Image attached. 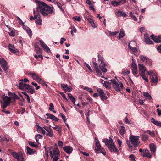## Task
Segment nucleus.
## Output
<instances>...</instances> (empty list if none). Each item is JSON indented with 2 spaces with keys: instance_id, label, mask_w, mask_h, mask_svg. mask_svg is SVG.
I'll return each instance as SVG.
<instances>
[{
  "instance_id": "1",
  "label": "nucleus",
  "mask_w": 161,
  "mask_h": 161,
  "mask_svg": "<svg viewBox=\"0 0 161 161\" xmlns=\"http://www.w3.org/2000/svg\"><path fill=\"white\" fill-rule=\"evenodd\" d=\"M36 4L35 11L40 13L43 16L46 17L49 14H52L53 12V7H50L45 3L38 0H35Z\"/></svg>"
},
{
  "instance_id": "2",
  "label": "nucleus",
  "mask_w": 161,
  "mask_h": 161,
  "mask_svg": "<svg viewBox=\"0 0 161 161\" xmlns=\"http://www.w3.org/2000/svg\"><path fill=\"white\" fill-rule=\"evenodd\" d=\"M50 151V156L53 158L52 161H57L59 158L60 156V152L59 150L57 147L53 149L52 147H48Z\"/></svg>"
},
{
  "instance_id": "3",
  "label": "nucleus",
  "mask_w": 161,
  "mask_h": 161,
  "mask_svg": "<svg viewBox=\"0 0 161 161\" xmlns=\"http://www.w3.org/2000/svg\"><path fill=\"white\" fill-rule=\"evenodd\" d=\"M103 142L105 143V145L108 147L111 152H116L117 151L111 138H110L109 140L108 139H103Z\"/></svg>"
},
{
  "instance_id": "4",
  "label": "nucleus",
  "mask_w": 161,
  "mask_h": 161,
  "mask_svg": "<svg viewBox=\"0 0 161 161\" xmlns=\"http://www.w3.org/2000/svg\"><path fill=\"white\" fill-rule=\"evenodd\" d=\"M112 83L113 86L116 91L119 92L121 89L123 87V84L121 82H119L118 80L115 79H111L110 80Z\"/></svg>"
},
{
  "instance_id": "5",
  "label": "nucleus",
  "mask_w": 161,
  "mask_h": 161,
  "mask_svg": "<svg viewBox=\"0 0 161 161\" xmlns=\"http://www.w3.org/2000/svg\"><path fill=\"white\" fill-rule=\"evenodd\" d=\"M139 138V136L133 135H130L129 138L131 143L134 147H138L140 143Z\"/></svg>"
},
{
  "instance_id": "6",
  "label": "nucleus",
  "mask_w": 161,
  "mask_h": 161,
  "mask_svg": "<svg viewBox=\"0 0 161 161\" xmlns=\"http://www.w3.org/2000/svg\"><path fill=\"white\" fill-rule=\"evenodd\" d=\"M3 102L2 103V108H5L9 105L11 101V98L7 96L3 95L2 97Z\"/></svg>"
},
{
  "instance_id": "7",
  "label": "nucleus",
  "mask_w": 161,
  "mask_h": 161,
  "mask_svg": "<svg viewBox=\"0 0 161 161\" xmlns=\"http://www.w3.org/2000/svg\"><path fill=\"white\" fill-rule=\"evenodd\" d=\"M147 74L150 76V79L153 83H157L158 82V77L152 71H150L147 72Z\"/></svg>"
},
{
  "instance_id": "8",
  "label": "nucleus",
  "mask_w": 161,
  "mask_h": 161,
  "mask_svg": "<svg viewBox=\"0 0 161 161\" xmlns=\"http://www.w3.org/2000/svg\"><path fill=\"white\" fill-rule=\"evenodd\" d=\"M13 157L18 161H25L22 154L20 152L17 153L14 152L12 153Z\"/></svg>"
},
{
  "instance_id": "9",
  "label": "nucleus",
  "mask_w": 161,
  "mask_h": 161,
  "mask_svg": "<svg viewBox=\"0 0 161 161\" xmlns=\"http://www.w3.org/2000/svg\"><path fill=\"white\" fill-rule=\"evenodd\" d=\"M137 46L136 43L134 41H131L128 43V46L129 48L132 52L137 53L138 50L136 48Z\"/></svg>"
},
{
  "instance_id": "10",
  "label": "nucleus",
  "mask_w": 161,
  "mask_h": 161,
  "mask_svg": "<svg viewBox=\"0 0 161 161\" xmlns=\"http://www.w3.org/2000/svg\"><path fill=\"white\" fill-rule=\"evenodd\" d=\"M0 64L6 73L8 71V67L6 61L3 58L0 59Z\"/></svg>"
},
{
  "instance_id": "11",
  "label": "nucleus",
  "mask_w": 161,
  "mask_h": 161,
  "mask_svg": "<svg viewBox=\"0 0 161 161\" xmlns=\"http://www.w3.org/2000/svg\"><path fill=\"white\" fill-rule=\"evenodd\" d=\"M95 140L96 146L95 150L97 152V153H99V151H100L101 149H103V148L101 147L100 142L96 137H95Z\"/></svg>"
},
{
  "instance_id": "12",
  "label": "nucleus",
  "mask_w": 161,
  "mask_h": 161,
  "mask_svg": "<svg viewBox=\"0 0 161 161\" xmlns=\"http://www.w3.org/2000/svg\"><path fill=\"white\" fill-rule=\"evenodd\" d=\"M18 87L20 89L24 90L30 88V86L24 82H21L19 83Z\"/></svg>"
},
{
  "instance_id": "13",
  "label": "nucleus",
  "mask_w": 161,
  "mask_h": 161,
  "mask_svg": "<svg viewBox=\"0 0 161 161\" xmlns=\"http://www.w3.org/2000/svg\"><path fill=\"white\" fill-rule=\"evenodd\" d=\"M41 46L47 53H50V50L48 46L45 44L43 41L41 40H39Z\"/></svg>"
},
{
  "instance_id": "14",
  "label": "nucleus",
  "mask_w": 161,
  "mask_h": 161,
  "mask_svg": "<svg viewBox=\"0 0 161 161\" xmlns=\"http://www.w3.org/2000/svg\"><path fill=\"white\" fill-rule=\"evenodd\" d=\"M132 62L131 63V67H132V71L133 75H135L137 74V66L133 59L132 58Z\"/></svg>"
},
{
  "instance_id": "15",
  "label": "nucleus",
  "mask_w": 161,
  "mask_h": 161,
  "mask_svg": "<svg viewBox=\"0 0 161 161\" xmlns=\"http://www.w3.org/2000/svg\"><path fill=\"white\" fill-rule=\"evenodd\" d=\"M92 63L93 64V67L95 69L96 73L97 75L98 76H101V77L102 78H104L103 76H102V73L99 69L98 68V65L95 62H92Z\"/></svg>"
},
{
  "instance_id": "16",
  "label": "nucleus",
  "mask_w": 161,
  "mask_h": 161,
  "mask_svg": "<svg viewBox=\"0 0 161 161\" xmlns=\"http://www.w3.org/2000/svg\"><path fill=\"white\" fill-rule=\"evenodd\" d=\"M151 38L156 43H161V35L155 36L153 34L151 36Z\"/></svg>"
},
{
  "instance_id": "17",
  "label": "nucleus",
  "mask_w": 161,
  "mask_h": 161,
  "mask_svg": "<svg viewBox=\"0 0 161 161\" xmlns=\"http://www.w3.org/2000/svg\"><path fill=\"white\" fill-rule=\"evenodd\" d=\"M97 91L99 92L100 96L102 100L104 101L107 99V97L105 94H104L103 90L100 88H99L97 89Z\"/></svg>"
},
{
  "instance_id": "18",
  "label": "nucleus",
  "mask_w": 161,
  "mask_h": 161,
  "mask_svg": "<svg viewBox=\"0 0 161 161\" xmlns=\"http://www.w3.org/2000/svg\"><path fill=\"white\" fill-rule=\"evenodd\" d=\"M125 0H119L118 1H113L111 2V4L114 7H116L118 5L125 3Z\"/></svg>"
},
{
  "instance_id": "19",
  "label": "nucleus",
  "mask_w": 161,
  "mask_h": 161,
  "mask_svg": "<svg viewBox=\"0 0 161 161\" xmlns=\"http://www.w3.org/2000/svg\"><path fill=\"white\" fill-rule=\"evenodd\" d=\"M139 58L140 60L143 62L146 63L147 64H148L149 66L151 65L150 61L147 57L144 56H140Z\"/></svg>"
},
{
  "instance_id": "20",
  "label": "nucleus",
  "mask_w": 161,
  "mask_h": 161,
  "mask_svg": "<svg viewBox=\"0 0 161 161\" xmlns=\"http://www.w3.org/2000/svg\"><path fill=\"white\" fill-rule=\"evenodd\" d=\"M27 75H28L30 76L34 80L36 81V80H38L40 77V76L38 75V74L34 72H29L28 73Z\"/></svg>"
},
{
  "instance_id": "21",
  "label": "nucleus",
  "mask_w": 161,
  "mask_h": 161,
  "mask_svg": "<svg viewBox=\"0 0 161 161\" xmlns=\"http://www.w3.org/2000/svg\"><path fill=\"white\" fill-rule=\"evenodd\" d=\"M139 70V73L140 74L145 73L146 71V69L142 64H138Z\"/></svg>"
},
{
  "instance_id": "22",
  "label": "nucleus",
  "mask_w": 161,
  "mask_h": 161,
  "mask_svg": "<svg viewBox=\"0 0 161 161\" xmlns=\"http://www.w3.org/2000/svg\"><path fill=\"white\" fill-rule=\"evenodd\" d=\"M107 65L104 62H102L99 65V67L101 71L103 73H105L107 71V69L106 68Z\"/></svg>"
},
{
  "instance_id": "23",
  "label": "nucleus",
  "mask_w": 161,
  "mask_h": 161,
  "mask_svg": "<svg viewBox=\"0 0 161 161\" xmlns=\"http://www.w3.org/2000/svg\"><path fill=\"white\" fill-rule=\"evenodd\" d=\"M46 115L47 116V119L50 118L52 120H54L56 121H58L59 120L58 118L56 117L55 116H54L52 114L47 113L46 114Z\"/></svg>"
},
{
  "instance_id": "24",
  "label": "nucleus",
  "mask_w": 161,
  "mask_h": 161,
  "mask_svg": "<svg viewBox=\"0 0 161 161\" xmlns=\"http://www.w3.org/2000/svg\"><path fill=\"white\" fill-rule=\"evenodd\" d=\"M63 150L68 154H70L72 151V148L70 146H65L63 147Z\"/></svg>"
},
{
  "instance_id": "25",
  "label": "nucleus",
  "mask_w": 161,
  "mask_h": 161,
  "mask_svg": "<svg viewBox=\"0 0 161 161\" xmlns=\"http://www.w3.org/2000/svg\"><path fill=\"white\" fill-rule=\"evenodd\" d=\"M142 156L144 157H146L148 158L152 157V156L150 154L149 151L147 149H144Z\"/></svg>"
},
{
  "instance_id": "26",
  "label": "nucleus",
  "mask_w": 161,
  "mask_h": 161,
  "mask_svg": "<svg viewBox=\"0 0 161 161\" xmlns=\"http://www.w3.org/2000/svg\"><path fill=\"white\" fill-rule=\"evenodd\" d=\"M33 14L34 15V17L32 16H30V19L31 20H32L35 19H37L38 18V17H39L40 13L36 12L35 11V10H33Z\"/></svg>"
},
{
  "instance_id": "27",
  "label": "nucleus",
  "mask_w": 161,
  "mask_h": 161,
  "mask_svg": "<svg viewBox=\"0 0 161 161\" xmlns=\"http://www.w3.org/2000/svg\"><path fill=\"white\" fill-rule=\"evenodd\" d=\"M151 121L152 123L157 126L161 127V122L156 120L153 118L151 119Z\"/></svg>"
},
{
  "instance_id": "28",
  "label": "nucleus",
  "mask_w": 161,
  "mask_h": 161,
  "mask_svg": "<svg viewBox=\"0 0 161 161\" xmlns=\"http://www.w3.org/2000/svg\"><path fill=\"white\" fill-rule=\"evenodd\" d=\"M148 36L147 34H144V40L145 42L147 44H152L153 42L150 40V38L148 37Z\"/></svg>"
},
{
  "instance_id": "29",
  "label": "nucleus",
  "mask_w": 161,
  "mask_h": 161,
  "mask_svg": "<svg viewBox=\"0 0 161 161\" xmlns=\"http://www.w3.org/2000/svg\"><path fill=\"white\" fill-rule=\"evenodd\" d=\"M141 140L142 141H146L148 140L149 139V136L147 135L146 134V133L142 134L140 135Z\"/></svg>"
},
{
  "instance_id": "30",
  "label": "nucleus",
  "mask_w": 161,
  "mask_h": 161,
  "mask_svg": "<svg viewBox=\"0 0 161 161\" xmlns=\"http://www.w3.org/2000/svg\"><path fill=\"white\" fill-rule=\"evenodd\" d=\"M149 147L150 150L152 153H154V155H155V153L156 151V148L154 144L153 143L150 144L149 145Z\"/></svg>"
},
{
  "instance_id": "31",
  "label": "nucleus",
  "mask_w": 161,
  "mask_h": 161,
  "mask_svg": "<svg viewBox=\"0 0 161 161\" xmlns=\"http://www.w3.org/2000/svg\"><path fill=\"white\" fill-rule=\"evenodd\" d=\"M116 15L117 16L123 17H126L127 16V14L121 11H118L116 12Z\"/></svg>"
},
{
  "instance_id": "32",
  "label": "nucleus",
  "mask_w": 161,
  "mask_h": 161,
  "mask_svg": "<svg viewBox=\"0 0 161 161\" xmlns=\"http://www.w3.org/2000/svg\"><path fill=\"white\" fill-rule=\"evenodd\" d=\"M9 49L10 51L12 53H16L18 52L17 50L15 48L13 45L9 44Z\"/></svg>"
},
{
  "instance_id": "33",
  "label": "nucleus",
  "mask_w": 161,
  "mask_h": 161,
  "mask_svg": "<svg viewBox=\"0 0 161 161\" xmlns=\"http://www.w3.org/2000/svg\"><path fill=\"white\" fill-rule=\"evenodd\" d=\"M27 153L29 155L33 154L35 153V151L33 150V149H31L29 147H26Z\"/></svg>"
},
{
  "instance_id": "34",
  "label": "nucleus",
  "mask_w": 161,
  "mask_h": 161,
  "mask_svg": "<svg viewBox=\"0 0 161 161\" xmlns=\"http://www.w3.org/2000/svg\"><path fill=\"white\" fill-rule=\"evenodd\" d=\"M119 33V34L118 36L119 39H120L121 38H123L125 35V34L124 31V30L123 29H121Z\"/></svg>"
},
{
  "instance_id": "35",
  "label": "nucleus",
  "mask_w": 161,
  "mask_h": 161,
  "mask_svg": "<svg viewBox=\"0 0 161 161\" xmlns=\"http://www.w3.org/2000/svg\"><path fill=\"white\" fill-rule=\"evenodd\" d=\"M47 133L45 134V135L48 136L52 137L53 136L54 134L52 131V129L50 128L49 130V131H47Z\"/></svg>"
},
{
  "instance_id": "36",
  "label": "nucleus",
  "mask_w": 161,
  "mask_h": 161,
  "mask_svg": "<svg viewBox=\"0 0 161 161\" xmlns=\"http://www.w3.org/2000/svg\"><path fill=\"white\" fill-rule=\"evenodd\" d=\"M35 50L37 54H40L42 53V52L40 48L37 45H35L34 46Z\"/></svg>"
},
{
  "instance_id": "37",
  "label": "nucleus",
  "mask_w": 161,
  "mask_h": 161,
  "mask_svg": "<svg viewBox=\"0 0 161 161\" xmlns=\"http://www.w3.org/2000/svg\"><path fill=\"white\" fill-rule=\"evenodd\" d=\"M87 20L93 27L95 28L96 27L95 24L94 23L92 19L91 18L89 17L88 18H87Z\"/></svg>"
},
{
  "instance_id": "38",
  "label": "nucleus",
  "mask_w": 161,
  "mask_h": 161,
  "mask_svg": "<svg viewBox=\"0 0 161 161\" xmlns=\"http://www.w3.org/2000/svg\"><path fill=\"white\" fill-rule=\"evenodd\" d=\"M68 97L71 102L73 103L75 105V102L76 101L75 98L70 94H68Z\"/></svg>"
},
{
  "instance_id": "39",
  "label": "nucleus",
  "mask_w": 161,
  "mask_h": 161,
  "mask_svg": "<svg viewBox=\"0 0 161 161\" xmlns=\"http://www.w3.org/2000/svg\"><path fill=\"white\" fill-rule=\"evenodd\" d=\"M36 81H37L39 83L41 84L42 85H45L46 86L47 85L45 83L44 80L42 79L40 77H39L38 80H36Z\"/></svg>"
},
{
  "instance_id": "40",
  "label": "nucleus",
  "mask_w": 161,
  "mask_h": 161,
  "mask_svg": "<svg viewBox=\"0 0 161 161\" xmlns=\"http://www.w3.org/2000/svg\"><path fill=\"white\" fill-rule=\"evenodd\" d=\"M52 128L59 133L61 132V127L59 126L55 125Z\"/></svg>"
},
{
  "instance_id": "41",
  "label": "nucleus",
  "mask_w": 161,
  "mask_h": 161,
  "mask_svg": "<svg viewBox=\"0 0 161 161\" xmlns=\"http://www.w3.org/2000/svg\"><path fill=\"white\" fill-rule=\"evenodd\" d=\"M37 19L35 20V23L36 24L39 25H41L42 20L40 17V14L39 17H38Z\"/></svg>"
},
{
  "instance_id": "42",
  "label": "nucleus",
  "mask_w": 161,
  "mask_h": 161,
  "mask_svg": "<svg viewBox=\"0 0 161 161\" xmlns=\"http://www.w3.org/2000/svg\"><path fill=\"white\" fill-rule=\"evenodd\" d=\"M120 128L119 132L121 135H123L125 134V128L123 126H121Z\"/></svg>"
},
{
  "instance_id": "43",
  "label": "nucleus",
  "mask_w": 161,
  "mask_h": 161,
  "mask_svg": "<svg viewBox=\"0 0 161 161\" xmlns=\"http://www.w3.org/2000/svg\"><path fill=\"white\" fill-rule=\"evenodd\" d=\"M143 95L145 97H146L149 100H151L152 99L151 95L149 94L147 92H144Z\"/></svg>"
},
{
  "instance_id": "44",
  "label": "nucleus",
  "mask_w": 161,
  "mask_h": 161,
  "mask_svg": "<svg viewBox=\"0 0 161 161\" xmlns=\"http://www.w3.org/2000/svg\"><path fill=\"white\" fill-rule=\"evenodd\" d=\"M37 130L39 131H41V133L44 135L45 134L46 132L43 129V128L39 125H37Z\"/></svg>"
},
{
  "instance_id": "45",
  "label": "nucleus",
  "mask_w": 161,
  "mask_h": 161,
  "mask_svg": "<svg viewBox=\"0 0 161 161\" xmlns=\"http://www.w3.org/2000/svg\"><path fill=\"white\" fill-rule=\"evenodd\" d=\"M53 2L54 3L56 4H57L59 8H60V9L61 10H62L63 11H64V9H63V8L62 7L61 4L60 3H59V2H58L56 1H55V0H53Z\"/></svg>"
},
{
  "instance_id": "46",
  "label": "nucleus",
  "mask_w": 161,
  "mask_h": 161,
  "mask_svg": "<svg viewBox=\"0 0 161 161\" xmlns=\"http://www.w3.org/2000/svg\"><path fill=\"white\" fill-rule=\"evenodd\" d=\"M146 132H147L151 136H155V133L154 131H151L149 130L144 131V133H146Z\"/></svg>"
},
{
  "instance_id": "47",
  "label": "nucleus",
  "mask_w": 161,
  "mask_h": 161,
  "mask_svg": "<svg viewBox=\"0 0 161 161\" xmlns=\"http://www.w3.org/2000/svg\"><path fill=\"white\" fill-rule=\"evenodd\" d=\"M142 78L146 82H148V80L147 78L145 75V73L143 74H140Z\"/></svg>"
},
{
  "instance_id": "48",
  "label": "nucleus",
  "mask_w": 161,
  "mask_h": 161,
  "mask_svg": "<svg viewBox=\"0 0 161 161\" xmlns=\"http://www.w3.org/2000/svg\"><path fill=\"white\" fill-rule=\"evenodd\" d=\"M83 89L86 91L90 93H93V92L92 89L87 87H85L83 88Z\"/></svg>"
},
{
  "instance_id": "49",
  "label": "nucleus",
  "mask_w": 161,
  "mask_h": 161,
  "mask_svg": "<svg viewBox=\"0 0 161 161\" xmlns=\"http://www.w3.org/2000/svg\"><path fill=\"white\" fill-rule=\"evenodd\" d=\"M119 33V31H117L114 32H111L110 31L109 32V35L110 36H114L116 35L117 34Z\"/></svg>"
},
{
  "instance_id": "50",
  "label": "nucleus",
  "mask_w": 161,
  "mask_h": 161,
  "mask_svg": "<svg viewBox=\"0 0 161 161\" xmlns=\"http://www.w3.org/2000/svg\"><path fill=\"white\" fill-rule=\"evenodd\" d=\"M42 136L41 135L38 134H37L35 136V139L36 140V141L37 142H38L39 139H41L42 138Z\"/></svg>"
},
{
  "instance_id": "51",
  "label": "nucleus",
  "mask_w": 161,
  "mask_h": 161,
  "mask_svg": "<svg viewBox=\"0 0 161 161\" xmlns=\"http://www.w3.org/2000/svg\"><path fill=\"white\" fill-rule=\"evenodd\" d=\"M28 143L30 145V146L32 147H36L37 148L38 147V145L36 144H34V142H32L30 141L28 142Z\"/></svg>"
},
{
  "instance_id": "52",
  "label": "nucleus",
  "mask_w": 161,
  "mask_h": 161,
  "mask_svg": "<svg viewBox=\"0 0 161 161\" xmlns=\"http://www.w3.org/2000/svg\"><path fill=\"white\" fill-rule=\"evenodd\" d=\"M72 19L75 21H80V17L79 16H75L73 17Z\"/></svg>"
},
{
  "instance_id": "53",
  "label": "nucleus",
  "mask_w": 161,
  "mask_h": 161,
  "mask_svg": "<svg viewBox=\"0 0 161 161\" xmlns=\"http://www.w3.org/2000/svg\"><path fill=\"white\" fill-rule=\"evenodd\" d=\"M26 31L30 37L32 36V31L29 28L26 30Z\"/></svg>"
},
{
  "instance_id": "54",
  "label": "nucleus",
  "mask_w": 161,
  "mask_h": 161,
  "mask_svg": "<svg viewBox=\"0 0 161 161\" xmlns=\"http://www.w3.org/2000/svg\"><path fill=\"white\" fill-rule=\"evenodd\" d=\"M60 115L61 116L64 122L65 123V122L67 120L66 117L63 113H61L60 114Z\"/></svg>"
},
{
  "instance_id": "55",
  "label": "nucleus",
  "mask_w": 161,
  "mask_h": 161,
  "mask_svg": "<svg viewBox=\"0 0 161 161\" xmlns=\"http://www.w3.org/2000/svg\"><path fill=\"white\" fill-rule=\"evenodd\" d=\"M85 65L88 68L89 70L91 71L92 72V70L90 67V66L87 63H86V62H85L84 63Z\"/></svg>"
},
{
  "instance_id": "56",
  "label": "nucleus",
  "mask_w": 161,
  "mask_h": 161,
  "mask_svg": "<svg viewBox=\"0 0 161 161\" xmlns=\"http://www.w3.org/2000/svg\"><path fill=\"white\" fill-rule=\"evenodd\" d=\"M31 87H32V86H30V88H29L28 89H30V90L29 91V92L31 93V94H33L35 92V91L34 89V88L33 89L31 88Z\"/></svg>"
},
{
  "instance_id": "57",
  "label": "nucleus",
  "mask_w": 161,
  "mask_h": 161,
  "mask_svg": "<svg viewBox=\"0 0 161 161\" xmlns=\"http://www.w3.org/2000/svg\"><path fill=\"white\" fill-rule=\"evenodd\" d=\"M49 109L50 111H53L54 109V106L52 103H50L49 104Z\"/></svg>"
},
{
  "instance_id": "58",
  "label": "nucleus",
  "mask_w": 161,
  "mask_h": 161,
  "mask_svg": "<svg viewBox=\"0 0 161 161\" xmlns=\"http://www.w3.org/2000/svg\"><path fill=\"white\" fill-rule=\"evenodd\" d=\"M31 83L32 84V85L35 86V87H36V90H38L39 89L40 86H37V83L33 82H32Z\"/></svg>"
},
{
  "instance_id": "59",
  "label": "nucleus",
  "mask_w": 161,
  "mask_h": 161,
  "mask_svg": "<svg viewBox=\"0 0 161 161\" xmlns=\"http://www.w3.org/2000/svg\"><path fill=\"white\" fill-rule=\"evenodd\" d=\"M117 143L119 145V147H121V145L122 143V142L119 139H118L117 140Z\"/></svg>"
},
{
  "instance_id": "60",
  "label": "nucleus",
  "mask_w": 161,
  "mask_h": 161,
  "mask_svg": "<svg viewBox=\"0 0 161 161\" xmlns=\"http://www.w3.org/2000/svg\"><path fill=\"white\" fill-rule=\"evenodd\" d=\"M8 34L9 35L11 36L14 37L15 36V32L13 31H11L10 32H9Z\"/></svg>"
},
{
  "instance_id": "61",
  "label": "nucleus",
  "mask_w": 161,
  "mask_h": 161,
  "mask_svg": "<svg viewBox=\"0 0 161 161\" xmlns=\"http://www.w3.org/2000/svg\"><path fill=\"white\" fill-rule=\"evenodd\" d=\"M76 29L75 28V27H73V29L71 31V34L73 36V32L76 33Z\"/></svg>"
},
{
  "instance_id": "62",
  "label": "nucleus",
  "mask_w": 161,
  "mask_h": 161,
  "mask_svg": "<svg viewBox=\"0 0 161 161\" xmlns=\"http://www.w3.org/2000/svg\"><path fill=\"white\" fill-rule=\"evenodd\" d=\"M68 86L67 84H61V86L65 90V89H66L67 87Z\"/></svg>"
},
{
  "instance_id": "63",
  "label": "nucleus",
  "mask_w": 161,
  "mask_h": 161,
  "mask_svg": "<svg viewBox=\"0 0 161 161\" xmlns=\"http://www.w3.org/2000/svg\"><path fill=\"white\" fill-rule=\"evenodd\" d=\"M58 145L59 146L62 147L63 145V143L61 141H58Z\"/></svg>"
},
{
  "instance_id": "64",
  "label": "nucleus",
  "mask_w": 161,
  "mask_h": 161,
  "mask_svg": "<svg viewBox=\"0 0 161 161\" xmlns=\"http://www.w3.org/2000/svg\"><path fill=\"white\" fill-rule=\"evenodd\" d=\"M157 49L158 51L161 53V45L158 47Z\"/></svg>"
}]
</instances>
